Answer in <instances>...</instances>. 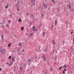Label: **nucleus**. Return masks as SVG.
Segmentation results:
<instances>
[{"label": "nucleus", "instance_id": "1", "mask_svg": "<svg viewBox=\"0 0 74 74\" xmlns=\"http://www.w3.org/2000/svg\"><path fill=\"white\" fill-rule=\"evenodd\" d=\"M30 18H33V19H34V16L33 14H31L30 15Z\"/></svg>", "mask_w": 74, "mask_h": 74}, {"label": "nucleus", "instance_id": "2", "mask_svg": "<svg viewBox=\"0 0 74 74\" xmlns=\"http://www.w3.org/2000/svg\"><path fill=\"white\" fill-rule=\"evenodd\" d=\"M31 61L32 60L30 58L29 59L27 60V62L28 63H30Z\"/></svg>", "mask_w": 74, "mask_h": 74}, {"label": "nucleus", "instance_id": "3", "mask_svg": "<svg viewBox=\"0 0 74 74\" xmlns=\"http://www.w3.org/2000/svg\"><path fill=\"white\" fill-rule=\"evenodd\" d=\"M32 30H33L34 32V31H35V32H37V29L35 30V27H34V26H33V27H32Z\"/></svg>", "mask_w": 74, "mask_h": 74}, {"label": "nucleus", "instance_id": "4", "mask_svg": "<svg viewBox=\"0 0 74 74\" xmlns=\"http://www.w3.org/2000/svg\"><path fill=\"white\" fill-rule=\"evenodd\" d=\"M32 2L33 4H34L35 3V0H32Z\"/></svg>", "mask_w": 74, "mask_h": 74}, {"label": "nucleus", "instance_id": "5", "mask_svg": "<svg viewBox=\"0 0 74 74\" xmlns=\"http://www.w3.org/2000/svg\"><path fill=\"white\" fill-rule=\"evenodd\" d=\"M0 52L1 53H2L3 54H4V52H3V50H0Z\"/></svg>", "mask_w": 74, "mask_h": 74}, {"label": "nucleus", "instance_id": "6", "mask_svg": "<svg viewBox=\"0 0 74 74\" xmlns=\"http://www.w3.org/2000/svg\"><path fill=\"white\" fill-rule=\"evenodd\" d=\"M44 51L45 52H47V51L48 49L47 48H46L44 50Z\"/></svg>", "mask_w": 74, "mask_h": 74}, {"label": "nucleus", "instance_id": "7", "mask_svg": "<svg viewBox=\"0 0 74 74\" xmlns=\"http://www.w3.org/2000/svg\"><path fill=\"white\" fill-rule=\"evenodd\" d=\"M67 6L68 7H69V9H70V8H71V5H67Z\"/></svg>", "mask_w": 74, "mask_h": 74}, {"label": "nucleus", "instance_id": "8", "mask_svg": "<svg viewBox=\"0 0 74 74\" xmlns=\"http://www.w3.org/2000/svg\"><path fill=\"white\" fill-rule=\"evenodd\" d=\"M44 7L45 8H47V5H44Z\"/></svg>", "mask_w": 74, "mask_h": 74}, {"label": "nucleus", "instance_id": "9", "mask_svg": "<svg viewBox=\"0 0 74 74\" xmlns=\"http://www.w3.org/2000/svg\"><path fill=\"white\" fill-rule=\"evenodd\" d=\"M50 69L51 71V72L52 71H53V69H52V68H50Z\"/></svg>", "mask_w": 74, "mask_h": 74}, {"label": "nucleus", "instance_id": "10", "mask_svg": "<svg viewBox=\"0 0 74 74\" xmlns=\"http://www.w3.org/2000/svg\"><path fill=\"white\" fill-rule=\"evenodd\" d=\"M18 45L19 46H21V45H22V43L21 42H19L18 44Z\"/></svg>", "mask_w": 74, "mask_h": 74}, {"label": "nucleus", "instance_id": "11", "mask_svg": "<svg viewBox=\"0 0 74 74\" xmlns=\"http://www.w3.org/2000/svg\"><path fill=\"white\" fill-rule=\"evenodd\" d=\"M10 65H12V64H13V62L12 61H11L10 62Z\"/></svg>", "mask_w": 74, "mask_h": 74}, {"label": "nucleus", "instance_id": "12", "mask_svg": "<svg viewBox=\"0 0 74 74\" xmlns=\"http://www.w3.org/2000/svg\"><path fill=\"white\" fill-rule=\"evenodd\" d=\"M23 66H20V69L21 70H22V69H23Z\"/></svg>", "mask_w": 74, "mask_h": 74}, {"label": "nucleus", "instance_id": "13", "mask_svg": "<svg viewBox=\"0 0 74 74\" xmlns=\"http://www.w3.org/2000/svg\"><path fill=\"white\" fill-rule=\"evenodd\" d=\"M12 62H13L14 61V57H13L12 58Z\"/></svg>", "mask_w": 74, "mask_h": 74}, {"label": "nucleus", "instance_id": "14", "mask_svg": "<svg viewBox=\"0 0 74 74\" xmlns=\"http://www.w3.org/2000/svg\"><path fill=\"white\" fill-rule=\"evenodd\" d=\"M8 4L5 7V8H8Z\"/></svg>", "mask_w": 74, "mask_h": 74}, {"label": "nucleus", "instance_id": "15", "mask_svg": "<svg viewBox=\"0 0 74 74\" xmlns=\"http://www.w3.org/2000/svg\"><path fill=\"white\" fill-rule=\"evenodd\" d=\"M62 68H63V67L61 66L59 68V70H61V69H62Z\"/></svg>", "mask_w": 74, "mask_h": 74}, {"label": "nucleus", "instance_id": "16", "mask_svg": "<svg viewBox=\"0 0 74 74\" xmlns=\"http://www.w3.org/2000/svg\"><path fill=\"white\" fill-rule=\"evenodd\" d=\"M43 56L44 57V58H43L44 60H46V58H45V56H44V55H43Z\"/></svg>", "mask_w": 74, "mask_h": 74}, {"label": "nucleus", "instance_id": "17", "mask_svg": "<svg viewBox=\"0 0 74 74\" xmlns=\"http://www.w3.org/2000/svg\"><path fill=\"white\" fill-rule=\"evenodd\" d=\"M45 33H44V32H43V36H45Z\"/></svg>", "mask_w": 74, "mask_h": 74}, {"label": "nucleus", "instance_id": "18", "mask_svg": "<svg viewBox=\"0 0 74 74\" xmlns=\"http://www.w3.org/2000/svg\"><path fill=\"white\" fill-rule=\"evenodd\" d=\"M56 21H57V19H56V21H55V25H56V24H57V23L56 22Z\"/></svg>", "mask_w": 74, "mask_h": 74}, {"label": "nucleus", "instance_id": "19", "mask_svg": "<svg viewBox=\"0 0 74 74\" xmlns=\"http://www.w3.org/2000/svg\"><path fill=\"white\" fill-rule=\"evenodd\" d=\"M11 56H10L9 57V59H11Z\"/></svg>", "mask_w": 74, "mask_h": 74}, {"label": "nucleus", "instance_id": "20", "mask_svg": "<svg viewBox=\"0 0 74 74\" xmlns=\"http://www.w3.org/2000/svg\"><path fill=\"white\" fill-rule=\"evenodd\" d=\"M11 22V20H8V23H10V22Z\"/></svg>", "mask_w": 74, "mask_h": 74}, {"label": "nucleus", "instance_id": "21", "mask_svg": "<svg viewBox=\"0 0 74 74\" xmlns=\"http://www.w3.org/2000/svg\"><path fill=\"white\" fill-rule=\"evenodd\" d=\"M18 21H19V22H21L22 21H21V18H20L18 20Z\"/></svg>", "mask_w": 74, "mask_h": 74}, {"label": "nucleus", "instance_id": "22", "mask_svg": "<svg viewBox=\"0 0 74 74\" xmlns=\"http://www.w3.org/2000/svg\"><path fill=\"white\" fill-rule=\"evenodd\" d=\"M54 40H53V44H56L55 42H54Z\"/></svg>", "mask_w": 74, "mask_h": 74}, {"label": "nucleus", "instance_id": "23", "mask_svg": "<svg viewBox=\"0 0 74 74\" xmlns=\"http://www.w3.org/2000/svg\"><path fill=\"white\" fill-rule=\"evenodd\" d=\"M66 65H64V66H63V68H66Z\"/></svg>", "mask_w": 74, "mask_h": 74}, {"label": "nucleus", "instance_id": "24", "mask_svg": "<svg viewBox=\"0 0 74 74\" xmlns=\"http://www.w3.org/2000/svg\"><path fill=\"white\" fill-rule=\"evenodd\" d=\"M52 1L53 3H55L53 0H52Z\"/></svg>", "mask_w": 74, "mask_h": 74}, {"label": "nucleus", "instance_id": "25", "mask_svg": "<svg viewBox=\"0 0 74 74\" xmlns=\"http://www.w3.org/2000/svg\"><path fill=\"white\" fill-rule=\"evenodd\" d=\"M23 28H24V27H22V28H21V30H23V29H24Z\"/></svg>", "mask_w": 74, "mask_h": 74}, {"label": "nucleus", "instance_id": "26", "mask_svg": "<svg viewBox=\"0 0 74 74\" xmlns=\"http://www.w3.org/2000/svg\"><path fill=\"white\" fill-rule=\"evenodd\" d=\"M11 43H10V44H9V45H8V47H10V45H11Z\"/></svg>", "mask_w": 74, "mask_h": 74}, {"label": "nucleus", "instance_id": "27", "mask_svg": "<svg viewBox=\"0 0 74 74\" xmlns=\"http://www.w3.org/2000/svg\"><path fill=\"white\" fill-rule=\"evenodd\" d=\"M10 16V18H11V17H12V14H11V15Z\"/></svg>", "mask_w": 74, "mask_h": 74}, {"label": "nucleus", "instance_id": "28", "mask_svg": "<svg viewBox=\"0 0 74 74\" xmlns=\"http://www.w3.org/2000/svg\"><path fill=\"white\" fill-rule=\"evenodd\" d=\"M20 51V49H18V52H19Z\"/></svg>", "mask_w": 74, "mask_h": 74}, {"label": "nucleus", "instance_id": "29", "mask_svg": "<svg viewBox=\"0 0 74 74\" xmlns=\"http://www.w3.org/2000/svg\"><path fill=\"white\" fill-rule=\"evenodd\" d=\"M41 26H42V25H40L39 26V27L40 28V27H41Z\"/></svg>", "mask_w": 74, "mask_h": 74}, {"label": "nucleus", "instance_id": "30", "mask_svg": "<svg viewBox=\"0 0 74 74\" xmlns=\"http://www.w3.org/2000/svg\"><path fill=\"white\" fill-rule=\"evenodd\" d=\"M2 28H4V25H2Z\"/></svg>", "mask_w": 74, "mask_h": 74}, {"label": "nucleus", "instance_id": "31", "mask_svg": "<svg viewBox=\"0 0 74 74\" xmlns=\"http://www.w3.org/2000/svg\"><path fill=\"white\" fill-rule=\"evenodd\" d=\"M63 73L65 74V72H64V71H63Z\"/></svg>", "mask_w": 74, "mask_h": 74}, {"label": "nucleus", "instance_id": "32", "mask_svg": "<svg viewBox=\"0 0 74 74\" xmlns=\"http://www.w3.org/2000/svg\"><path fill=\"white\" fill-rule=\"evenodd\" d=\"M6 26L7 27H9V25H6Z\"/></svg>", "mask_w": 74, "mask_h": 74}, {"label": "nucleus", "instance_id": "33", "mask_svg": "<svg viewBox=\"0 0 74 74\" xmlns=\"http://www.w3.org/2000/svg\"><path fill=\"white\" fill-rule=\"evenodd\" d=\"M17 11H19V8H18L17 9Z\"/></svg>", "mask_w": 74, "mask_h": 74}, {"label": "nucleus", "instance_id": "34", "mask_svg": "<svg viewBox=\"0 0 74 74\" xmlns=\"http://www.w3.org/2000/svg\"><path fill=\"white\" fill-rule=\"evenodd\" d=\"M1 71V68H0V71Z\"/></svg>", "mask_w": 74, "mask_h": 74}, {"label": "nucleus", "instance_id": "35", "mask_svg": "<svg viewBox=\"0 0 74 74\" xmlns=\"http://www.w3.org/2000/svg\"><path fill=\"white\" fill-rule=\"evenodd\" d=\"M53 25H51V28H52V27H53Z\"/></svg>", "mask_w": 74, "mask_h": 74}, {"label": "nucleus", "instance_id": "36", "mask_svg": "<svg viewBox=\"0 0 74 74\" xmlns=\"http://www.w3.org/2000/svg\"><path fill=\"white\" fill-rule=\"evenodd\" d=\"M66 71V69H64V71Z\"/></svg>", "mask_w": 74, "mask_h": 74}, {"label": "nucleus", "instance_id": "37", "mask_svg": "<svg viewBox=\"0 0 74 74\" xmlns=\"http://www.w3.org/2000/svg\"><path fill=\"white\" fill-rule=\"evenodd\" d=\"M2 50L3 51H5V49H3Z\"/></svg>", "mask_w": 74, "mask_h": 74}, {"label": "nucleus", "instance_id": "38", "mask_svg": "<svg viewBox=\"0 0 74 74\" xmlns=\"http://www.w3.org/2000/svg\"><path fill=\"white\" fill-rule=\"evenodd\" d=\"M6 64L8 65V64H9V63H6Z\"/></svg>", "mask_w": 74, "mask_h": 74}, {"label": "nucleus", "instance_id": "39", "mask_svg": "<svg viewBox=\"0 0 74 74\" xmlns=\"http://www.w3.org/2000/svg\"><path fill=\"white\" fill-rule=\"evenodd\" d=\"M27 15H29V14H28V13H27Z\"/></svg>", "mask_w": 74, "mask_h": 74}, {"label": "nucleus", "instance_id": "40", "mask_svg": "<svg viewBox=\"0 0 74 74\" xmlns=\"http://www.w3.org/2000/svg\"><path fill=\"white\" fill-rule=\"evenodd\" d=\"M63 42L64 43V41H63Z\"/></svg>", "mask_w": 74, "mask_h": 74}, {"label": "nucleus", "instance_id": "41", "mask_svg": "<svg viewBox=\"0 0 74 74\" xmlns=\"http://www.w3.org/2000/svg\"><path fill=\"white\" fill-rule=\"evenodd\" d=\"M32 34H33V33H32V34H31L30 35V36H32Z\"/></svg>", "mask_w": 74, "mask_h": 74}, {"label": "nucleus", "instance_id": "42", "mask_svg": "<svg viewBox=\"0 0 74 74\" xmlns=\"http://www.w3.org/2000/svg\"><path fill=\"white\" fill-rule=\"evenodd\" d=\"M1 37H2V38H3V36H1Z\"/></svg>", "mask_w": 74, "mask_h": 74}, {"label": "nucleus", "instance_id": "43", "mask_svg": "<svg viewBox=\"0 0 74 74\" xmlns=\"http://www.w3.org/2000/svg\"><path fill=\"white\" fill-rule=\"evenodd\" d=\"M71 34H73V32H71Z\"/></svg>", "mask_w": 74, "mask_h": 74}, {"label": "nucleus", "instance_id": "44", "mask_svg": "<svg viewBox=\"0 0 74 74\" xmlns=\"http://www.w3.org/2000/svg\"><path fill=\"white\" fill-rule=\"evenodd\" d=\"M54 50H53V53H54Z\"/></svg>", "mask_w": 74, "mask_h": 74}, {"label": "nucleus", "instance_id": "45", "mask_svg": "<svg viewBox=\"0 0 74 74\" xmlns=\"http://www.w3.org/2000/svg\"><path fill=\"white\" fill-rule=\"evenodd\" d=\"M9 67H10V64L9 65Z\"/></svg>", "mask_w": 74, "mask_h": 74}, {"label": "nucleus", "instance_id": "46", "mask_svg": "<svg viewBox=\"0 0 74 74\" xmlns=\"http://www.w3.org/2000/svg\"><path fill=\"white\" fill-rule=\"evenodd\" d=\"M55 59H57V58L56 57V58H55Z\"/></svg>", "mask_w": 74, "mask_h": 74}, {"label": "nucleus", "instance_id": "47", "mask_svg": "<svg viewBox=\"0 0 74 74\" xmlns=\"http://www.w3.org/2000/svg\"><path fill=\"white\" fill-rule=\"evenodd\" d=\"M27 71H29V70H28V69H27Z\"/></svg>", "mask_w": 74, "mask_h": 74}, {"label": "nucleus", "instance_id": "48", "mask_svg": "<svg viewBox=\"0 0 74 74\" xmlns=\"http://www.w3.org/2000/svg\"><path fill=\"white\" fill-rule=\"evenodd\" d=\"M73 41L74 42V38H73Z\"/></svg>", "mask_w": 74, "mask_h": 74}, {"label": "nucleus", "instance_id": "49", "mask_svg": "<svg viewBox=\"0 0 74 74\" xmlns=\"http://www.w3.org/2000/svg\"><path fill=\"white\" fill-rule=\"evenodd\" d=\"M43 57H44V56H42V57H41L42 58H43Z\"/></svg>", "mask_w": 74, "mask_h": 74}, {"label": "nucleus", "instance_id": "50", "mask_svg": "<svg viewBox=\"0 0 74 74\" xmlns=\"http://www.w3.org/2000/svg\"><path fill=\"white\" fill-rule=\"evenodd\" d=\"M42 16H43L44 15H43V14H42Z\"/></svg>", "mask_w": 74, "mask_h": 74}, {"label": "nucleus", "instance_id": "51", "mask_svg": "<svg viewBox=\"0 0 74 74\" xmlns=\"http://www.w3.org/2000/svg\"><path fill=\"white\" fill-rule=\"evenodd\" d=\"M36 11H37V9H36Z\"/></svg>", "mask_w": 74, "mask_h": 74}, {"label": "nucleus", "instance_id": "52", "mask_svg": "<svg viewBox=\"0 0 74 74\" xmlns=\"http://www.w3.org/2000/svg\"><path fill=\"white\" fill-rule=\"evenodd\" d=\"M43 73H45V71H43Z\"/></svg>", "mask_w": 74, "mask_h": 74}, {"label": "nucleus", "instance_id": "53", "mask_svg": "<svg viewBox=\"0 0 74 74\" xmlns=\"http://www.w3.org/2000/svg\"><path fill=\"white\" fill-rule=\"evenodd\" d=\"M23 55H24V53H23Z\"/></svg>", "mask_w": 74, "mask_h": 74}, {"label": "nucleus", "instance_id": "54", "mask_svg": "<svg viewBox=\"0 0 74 74\" xmlns=\"http://www.w3.org/2000/svg\"><path fill=\"white\" fill-rule=\"evenodd\" d=\"M35 62H37V60H35Z\"/></svg>", "mask_w": 74, "mask_h": 74}, {"label": "nucleus", "instance_id": "55", "mask_svg": "<svg viewBox=\"0 0 74 74\" xmlns=\"http://www.w3.org/2000/svg\"><path fill=\"white\" fill-rule=\"evenodd\" d=\"M3 23H1V24L3 25Z\"/></svg>", "mask_w": 74, "mask_h": 74}, {"label": "nucleus", "instance_id": "56", "mask_svg": "<svg viewBox=\"0 0 74 74\" xmlns=\"http://www.w3.org/2000/svg\"><path fill=\"white\" fill-rule=\"evenodd\" d=\"M48 10H50V9L49 8V9H48Z\"/></svg>", "mask_w": 74, "mask_h": 74}, {"label": "nucleus", "instance_id": "57", "mask_svg": "<svg viewBox=\"0 0 74 74\" xmlns=\"http://www.w3.org/2000/svg\"><path fill=\"white\" fill-rule=\"evenodd\" d=\"M22 51H24V50H22Z\"/></svg>", "mask_w": 74, "mask_h": 74}, {"label": "nucleus", "instance_id": "58", "mask_svg": "<svg viewBox=\"0 0 74 74\" xmlns=\"http://www.w3.org/2000/svg\"><path fill=\"white\" fill-rule=\"evenodd\" d=\"M19 65L20 66H21V64H20Z\"/></svg>", "mask_w": 74, "mask_h": 74}, {"label": "nucleus", "instance_id": "59", "mask_svg": "<svg viewBox=\"0 0 74 74\" xmlns=\"http://www.w3.org/2000/svg\"><path fill=\"white\" fill-rule=\"evenodd\" d=\"M47 74V73H45L44 74Z\"/></svg>", "mask_w": 74, "mask_h": 74}, {"label": "nucleus", "instance_id": "60", "mask_svg": "<svg viewBox=\"0 0 74 74\" xmlns=\"http://www.w3.org/2000/svg\"><path fill=\"white\" fill-rule=\"evenodd\" d=\"M35 58H37V57H36Z\"/></svg>", "mask_w": 74, "mask_h": 74}, {"label": "nucleus", "instance_id": "61", "mask_svg": "<svg viewBox=\"0 0 74 74\" xmlns=\"http://www.w3.org/2000/svg\"><path fill=\"white\" fill-rule=\"evenodd\" d=\"M33 5H31V7H32V6Z\"/></svg>", "mask_w": 74, "mask_h": 74}, {"label": "nucleus", "instance_id": "62", "mask_svg": "<svg viewBox=\"0 0 74 74\" xmlns=\"http://www.w3.org/2000/svg\"><path fill=\"white\" fill-rule=\"evenodd\" d=\"M44 62H45V60H44Z\"/></svg>", "mask_w": 74, "mask_h": 74}, {"label": "nucleus", "instance_id": "63", "mask_svg": "<svg viewBox=\"0 0 74 74\" xmlns=\"http://www.w3.org/2000/svg\"><path fill=\"white\" fill-rule=\"evenodd\" d=\"M35 5L34 4V5Z\"/></svg>", "mask_w": 74, "mask_h": 74}, {"label": "nucleus", "instance_id": "64", "mask_svg": "<svg viewBox=\"0 0 74 74\" xmlns=\"http://www.w3.org/2000/svg\"><path fill=\"white\" fill-rule=\"evenodd\" d=\"M58 11H59V9H58Z\"/></svg>", "mask_w": 74, "mask_h": 74}]
</instances>
